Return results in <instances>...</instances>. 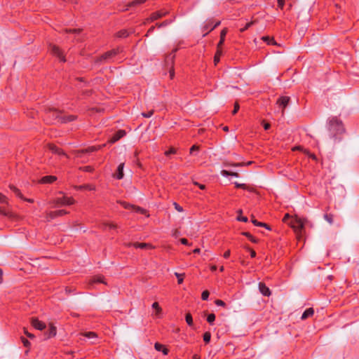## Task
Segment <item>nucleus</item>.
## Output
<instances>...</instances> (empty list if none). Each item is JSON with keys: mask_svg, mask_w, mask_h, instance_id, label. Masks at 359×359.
I'll list each match as a JSON object with an SVG mask.
<instances>
[{"mask_svg": "<svg viewBox=\"0 0 359 359\" xmlns=\"http://www.w3.org/2000/svg\"><path fill=\"white\" fill-rule=\"evenodd\" d=\"M154 114V110H151L148 112H143L142 115L145 118H149Z\"/></svg>", "mask_w": 359, "mask_h": 359, "instance_id": "obj_46", "label": "nucleus"}, {"mask_svg": "<svg viewBox=\"0 0 359 359\" xmlns=\"http://www.w3.org/2000/svg\"><path fill=\"white\" fill-rule=\"evenodd\" d=\"M227 32H228L227 28H224L221 31L219 41L217 43L218 46H223V44L224 43V41H225V37H226V35Z\"/></svg>", "mask_w": 359, "mask_h": 359, "instance_id": "obj_19", "label": "nucleus"}, {"mask_svg": "<svg viewBox=\"0 0 359 359\" xmlns=\"http://www.w3.org/2000/svg\"><path fill=\"white\" fill-rule=\"evenodd\" d=\"M48 149L53 154H56L59 156H67V154L59 147H57V146L54 145V144H49L48 145Z\"/></svg>", "mask_w": 359, "mask_h": 359, "instance_id": "obj_11", "label": "nucleus"}, {"mask_svg": "<svg viewBox=\"0 0 359 359\" xmlns=\"http://www.w3.org/2000/svg\"><path fill=\"white\" fill-rule=\"evenodd\" d=\"M198 147L196 145H193L190 149V154H193L194 151H198Z\"/></svg>", "mask_w": 359, "mask_h": 359, "instance_id": "obj_57", "label": "nucleus"}, {"mask_svg": "<svg viewBox=\"0 0 359 359\" xmlns=\"http://www.w3.org/2000/svg\"><path fill=\"white\" fill-rule=\"evenodd\" d=\"M126 135V132L123 130H119L117 131L113 137L109 140V142L111 144H114L118 140H119L121 138L124 137Z\"/></svg>", "mask_w": 359, "mask_h": 359, "instance_id": "obj_9", "label": "nucleus"}, {"mask_svg": "<svg viewBox=\"0 0 359 359\" xmlns=\"http://www.w3.org/2000/svg\"><path fill=\"white\" fill-rule=\"evenodd\" d=\"M50 49L51 53L54 55L57 56L60 60V61H62L63 62H65V58L63 55V53L57 46H56L55 45H52V46H50Z\"/></svg>", "mask_w": 359, "mask_h": 359, "instance_id": "obj_5", "label": "nucleus"}, {"mask_svg": "<svg viewBox=\"0 0 359 359\" xmlns=\"http://www.w3.org/2000/svg\"><path fill=\"white\" fill-rule=\"evenodd\" d=\"M194 184L198 186L202 190L205 189V186L204 184H199L198 182H194Z\"/></svg>", "mask_w": 359, "mask_h": 359, "instance_id": "obj_63", "label": "nucleus"}, {"mask_svg": "<svg viewBox=\"0 0 359 359\" xmlns=\"http://www.w3.org/2000/svg\"><path fill=\"white\" fill-rule=\"evenodd\" d=\"M53 116H55V118H58L62 123L70 122L76 118V116L74 115L61 116H60L59 112L56 111H53Z\"/></svg>", "mask_w": 359, "mask_h": 359, "instance_id": "obj_6", "label": "nucleus"}, {"mask_svg": "<svg viewBox=\"0 0 359 359\" xmlns=\"http://www.w3.org/2000/svg\"><path fill=\"white\" fill-rule=\"evenodd\" d=\"M221 22L219 20L217 21L215 25L212 26V27L210 28L209 31H208L206 33L203 34V36H205L209 32L212 31L214 29H215L217 27H218L220 25Z\"/></svg>", "mask_w": 359, "mask_h": 359, "instance_id": "obj_42", "label": "nucleus"}, {"mask_svg": "<svg viewBox=\"0 0 359 359\" xmlns=\"http://www.w3.org/2000/svg\"><path fill=\"white\" fill-rule=\"evenodd\" d=\"M122 51V48H117L112 49L111 50H109L102 55L100 57L97 58L96 60L97 62H109L110 61L114 56L118 55Z\"/></svg>", "mask_w": 359, "mask_h": 359, "instance_id": "obj_2", "label": "nucleus"}, {"mask_svg": "<svg viewBox=\"0 0 359 359\" xmlns=\"http://www.w3.org/2000/svg\"><path fill=\"white\" fill-rule=\"evenodd\" d=\"M175 209L178 211V212H182L183 211V208L180 205H178L177 203H175Z\"/></svg>", "mask_w": 359, "mask_h": 359, "instance_id": "obj_56", "label": "nucleus"}, {"mask_svg": "<svg viewBox=\"0 0 359 359\" xmlns=\"http://www.w3.org/2000/svg\"><path fill=\"white\" fill-rule=\"evenodd\" d=\"M259 292L264 296L269 297L271 295V291H270L269 288L264 283H259Z\"/></svg>", "mask_w": 359, "mask_h": 359, "instance_id": "obj_14", "label": "nucleus"}, {"mask_svg": "<svg viewBox=\"0 0 359 359\" xmlns=\"http://www.w3.org/2000/svg\"><path fill=\"white\" fill-rule=\"evenodd\" d=\"M9 187H10V189L15 194L16 196H18L20 198H23L20 191L17 187H15L13 185H10Z\"/></svg>", "mask_w": 359, "mask_h": 359, "instance_id": "obj_27", "label": "nucleus"}, {"mask_svg": "<svg viewBox=\"0 0 359 359\" xmlns=\"http://www.w3.org/2000/svg\"><path fill=\"white\" fill-rule=\"evenodd\" d=\"M170 22H169L168 20H165L164 22H163L161 24H158V27H163V26H166L168 25V24H170Z\"/></svg>", "mask_w": 359, "mask_h": 359, "instance_id": "obj_60", "label": "nucleus"}, {"mask_svg": "<svg viewBox=\"0 0 359 359\" xmlns=\"http://www.w3.org/2000/svg\"><path fill=\"white\" fill-rule=\"evenodd\" d=\"M133 211L137 212V213H140V214H142V215H145L147 214V210L145 209H143L139 206H135V205H133V208L132 210Z\"/></svg>", "mask_w": 359, "mask_h": 359, "instance_id": "obj_30", "label": "nucleus"}, {"mask_svg": "<svg viewBox=\"0 0 359 359\" xmlns=\"http://www.w3.org/2000/svg\"><path fill=\"white\" fill-rule=\"evenodd\" d=\"M128 36V32L126 30H121L117 33V36L120 38H125Z\"/></svg>", "mask_w": 359, "mask_h": 359, "instance_id": "obj_38", "label": "nucleus"}, {"mask_svg": "<svg viewBox=\"0 0 359 359\" xmlns=\"http://www.w3.org/2000/svg\"><path fill=\"white\" fill-rule=\"evenodd\" d=\"M210 293L208 290H205L201 294V299L203 300H208L209 297Z\"/></svg>", "mask_w": 359, "mask_h": 359, "instance_id": "obj_43", "label": "nucleus"}, {"mask_svg": "<svg viewBox=\"0 0 359 359\" xmlns=\"http://www.w3.org/2000/svg\"><path fill=\"white\" fill-rule=\"evenodd\" d=\"M105 146H106V144H103L98 145V146L89 147H88L87 149H86L84 150H81V151H78V156H79V154L94 152V151H98V150L102 149Z\"/></svg>", "mask_w": 359, "mask_h": 359, "instance_id": "obj_10", "label": "nucleus"}, {"mask_svg": "<svg viewBox=\"0 0 359 359\" xmlns=\"http://www.w3.org/2000/svg\"><path fill=\"white\" fill-rule=\"evenodd\" d=\"M75 202L74 199L72 197L62 196L57 198L53 201L54 207H62L65 205H70L74 204Z\"/></svg>", "mask_w": 359, "mask_h": 359, "instance_id": "obj_3", "label": "nucleus"}, {"mask_svg": "<svg viewBox=\"0 0 359 359\" xmlns=\"http://www.w3.org/2000/svg\"><path fill=\"white\" fill-rule=\"evenodd\" d=\"M66 32H69V33H79L80 29H70L68 30L67 29Z\"/></svg>", "mask_w": 359, "mask_h": 359, "instance_id": "obj_54", "label": "nucleus"}, {"mask_svg": "<svg viewBox=\"0 0 359 359\" xmlns=\"http://www.w3.org/2000/svg\"><path fill=\"white\" fill-rule=\"evenodd\" d=\"M203 341L208 344L210 341V339H211V334L210 332H205L204 334H203Z\"/></svg>", "mask_w": 359, "mask_h": 359, "instance_id": "obj_35", "label": "nucleus"}, {"mask_svg": "<svg viewBox=\"0 0 359 359\" xmlns=\"http://www.w3.org/2000/svg\"><path fill=\"white\" fill-rule=\"evenodd\" d=\"M0 203H7V198L0 193Z\"/></svg>", "mask_w": 359, "mask_h": 359, "instance_id": "obj_48", "label": "nucleus"}, {"mask_svg": "<svg viewBox=\"0 0 359 359\" xmlns=\"http://www.w3.org/2000/svg\"><path fill=\"white\" fill-rule=\"evenodd\" d=\"M263 126H264V130H267L270 128L271 125L268 123H264Z\"/></svg>", "mask_w": 359, "mask_h": 359, "instance_id": "obj_64", "label": "nucleus"}, {"mask_svg": "<svg viewBox=\"0 0 359 359\" xmlns=\"http://www.w3.org/2000/svg\"><path fill=\"white\" fill-rule=\"evenodd\" d=\"M152 308L156 310V316L157 317H159L160 316V314L161 313V311H162V309L161 308V306H159L158 303V302H154L152 304Z\"/></svg>", "mask_w": 359, "mask_h": 359, "instance_id": "obj_26", "label": "nucleus"}, {"mask_svg": "<svg viewBox=\"0 0 359 359\" xmlns=\"http://www.w3.org/2000/svg\"><path fill=\"white\" fill-rule=\"evenodd\" d=\"M93 283H104V284H106V283L104 282V276H102L101 275L95 276H94L91 279V280L90 282V284H93Z\"/></svg>", "mask_w": 359, "mask_h": 359, "instance_id": "obj_20", "label": "nucleus"}, {"mask_svg": "<svg viewBox=\"0 0 359 359\" xmlns=\"http://www.w3.org/2000/svg\"><path fill=\"white\" fill-rule=\"evenodd\" d=\"M32 325L36 330H43L46 328V324L36 318L32 320Z\"/></svg>", "mask_w": 359, "mask_h": 359, "instance_id": "obj_12", "label": "nucleus"}, {"mask_svg": "<svg viewBox=\"0 0 359 359\" xmlns=\"http://www.w3.org/2000/svg\"><path fill=\"white\" fill-rule=\"evenodd\" d=\"M177 51V49H175L172 53H170L166 57V62L170 61L171 63L173 62L174 58H175V53Z\"/></svg>", "mask_w": 359, "mask_h": 359, "instance_id": "obj_37", "label": "nucleus"}, {"mask_svg": "<svg viewBox=\"0 0 359 359\" xmlns=\"http://www.w3.org/2000/svg\"><path fill=\"white\" fill-rule=\"evenodd\" d=\"M215 320V315L214 313H210L207 317V321L210 324H212L214 321Z\"/></svg>", "mask_w": 359, "mask_h": 359, "instance_id": "obj_40", "label": "nucleus"}, {"mask_svg": "<svg viewBox=\"0 0 359 359\" xmlns=\"http://www.w3.org/2000/svg\"><path fill=\"white\" fill-rule=\"evenodd\" d=\"M262 40L269 45H276V42L275 41V40L269 36H263Z\"/></svg>", "mask_w": 359, "mask_h": 359, "instance_id": "obj_28", "label": "nucleus"}, {"mask_svg": "<svg viewBox=\"0 0 359 359\" xmlns=\"http://www.w3.org/2000/svg\"><path fill=\"white\" fill-rule=\"evenodd\" d=\"M314 313V310L313 308H309V309H306L304 312L303 313L302 317H301V319L302 320H305L307 318L309 317H311L313 315Z\"/></svg>", "mask_w": 359, "mask_h": 359, "instance_id": "obj_21", "label": "nucleus"}, {"mask_svg": "<svg viewBox=\"0 0 359 359\" xmlns=\"http://www.w3.org/2000/svg\"><path fill=\"white\" fill-rule=\"evenodd\" d=\"M222 55V46H218V45H217L215 55H217V57H220Z\"/></svg>", "mask_w": 359, "mask_h": 359, "instance_id": "obj_45", "label": "nucleus"}, {"mask_svg": "<svg viewBox=\"0 0 359 359\" xmlns=\"http://www.w3.org/2000/svg\"><path fill=\"white\" fill-rule=\"evenodd\" d=\"M82 335L88 339H93V341H92V342H91L92 344L97 343V334L95 332H86L83 333Z\"/></svg>", "mask_w": 359, "mask_h": 359, "instance_id": "obj_16", "label": "nucleus"}, {"mask_svg": "<svg viewBox=\"0 0 359 359\" xmlns=\"http://www.w3.org/2000/svg\"><path fill=\"white\" fill-rule=\"evenodd\" d=\"M252 222L257 226H264L265 227L266 229H270V228L269 227V226L265 224V223H263V222H258L257 220L256 219H252Z\"/></svg>", "mask_w": 359, "mask_h": 359, "instance_id": "obj_33", "label": "nucleus"}, {"mask_svg": "<svg viewBox=\"0 0 359 359\" xmlns=\"http://www.w3.org/2000/svg\"><path fill=\"white\" fill-rule=\"evenodd\" d=\"M215 304L219 306H223V307L226 306V303L221 299L215 300Z\"/></svg>", "mask_w": 359, "mask_h": 359, "instance_id": "obj_44", "label": "nucleus"}, {"mask_svg": "<svg viewBox=\"0 0 359 359\" xmlns=\"http://www.w3.org/2000/svg\"><path fill=\"white\" fill-rule=\"evenodd\" d=\"M176 153V149L175 148L171 147L170 149L165 152V156H169L170 154H174Z\"/></svg>", "mask_w": 359, "mask_h": 359, "instance_id": "obj_47", "label": "nucleus"}, {"mask_svg": "<svg viewBox=\"0 0 359 359\" xmlns=\"http://www.w3.org/2000/svg\"><path fill=\"white\" fill-rule=\"evenodd\" d=\"M252 22H248V23H247V24L245 25V27H243V28H241V32H245V30H247V29H248V28L252 25Z\"/></svg>", "mask_w": 359, "mask_h": 359, "instance_id": "obj_50", "label": "nucleus"}, {"mask_svg": "<svg viewBox=\"0 0 359 359\" xmlns=\"http://www.w3.org/2000/svg\"><path fill=\"white\" fill-rule=\"evenodd\" d=\"M234 184L237 188L245 189L246 187V185L245 184H239L238 182H235Z\"/></svg>", "mask_w": 359, "mask_h": 359, "instance_id": "obj_53", "label": "nucleus"}, {"mask_svg": "<svg viewBox=\"0 0 359 359\" xmlns=\"http://www.w3.org/2000/svg\"><path fill=\"white\" fill-rule=\"evenodd\" d=\"M212 23L213 20L212 19H210L205 22V25L203 27V32H204V34L209 31L211 27H212Z\"/></svg>", "mask_w": 359, "mask_h": 359, "instance_id": "obj_23", "label": "nucleus"}, {"mask_svg": "<svg viewBox=\"0 0 359 359\" xmlns=\"http://www.w3.org/2000/svg\"><path fill=\"white\" fill-rule=\"evenodd\" d=\"M230 255H231V251H230V250H226V251L224 253L223 256H224V257L225 259H227V258H229V257H230Z\"/></svg>", "mask_w": 359, "mask_h": 359, "instance_id": "obj_58", "label": "nucleus"}, {"mask_svg": "<svg viewBox=\"0 0 359 359\" xmlns=\"http://www.w3.org/2000/svg\"><path fill=\"white\" fill-rule=\"evenodd\" d=\"M290 100V97L282 96L277 100V104H278L280 107H282L284 109L287 107Z\"/></svg>", "mask_w": 359, "mask_h": 359, "instance_id": "obj_15", "label": "nucleus"}, {"mask_svg": "<svg viewBox=\"0 0 359 359\" xmlns=\"http://www.w3.org/2000/svg\"><path fill=\"white\" fill-rule=\"evenodd\" d=\"M76 189L77 190L88 189L90 191H94V190H95V187L94 185H91V184H84V185H81V186L76 187Z\"/></svg>", "mask_w": 359, "mask_h": 359, "instance_id": "obj_25", "label": "nucleus"}, {"mask_svg": "<svg viewBox=\"0 0 359 359\" xmlns=\"http://www.w3.org/2000/svg\"><path fill=\"white\" fill-rule=\"evenodd\" d=\"M180 243L182 244H183V245H189L188 240L187 238H184L180 239Z\"/></svg>", "mask_w": 359, "mask_h": 359, "instance_id": "obj_59", "label": "nucleus"}, {"mask_svg": "<svg viewBox=\"0 0 359 359\" xmlns=\"http://www.w3.org/2000/svg\"><path fill=\"white\" fill-rule=\"evenodd\" d=\"M237 219L238 221H242V222H248V217H244V216H238Z\"/></svg>", "mask_w": 359, "mask_h": 359, "instance_id": "obj_52", "label": "nucleus"}, {"mask_svg": "<svg viewBox=\"0 0 359 359\" xmlns=\"http://www.w3.org/2000/svg\"><path fill=\"white\" fill-rule=\"evenodd\" d=\"M175 276L177 278V283L178 284H182L183 283V275L182 274H180V273H175Z\"/></svg>", "mask_w": 359, "mask_h": 359, "instance_id": "obj_41", "label": "nucleus"}, {"mask_svg": "<svg viewBox=\"0 0 359 359\" xmlns=\"http://www.w3.org/2000/svg\"><path fill=\"white\" fill-rule=\"evenodd\" d=\"M57 180V177L55 176H53V175H47V176H44L43 177L40 182L41 183H43V184H51L53 182H54L55 181H56Z\"/></svg>", "mask_w": 359, "mask_h": 359, "instance_id": "obj_17", "label": "nucleus"}, {"mask_svg": "<svg viewBox=\"0 0 359 359\" xmlns=\"http://www.w3.org/2000/svg\"><path fill=\"white\" fill-rule=\"evenodd\" d=\"M128 247L133 246L135 248H140V249H153L154 247L149 244L146 243H129L126 245Z\"/></svg>", "mask_w": 359, "mask_h": 359, "instance_id": "obj_7", "label": "nucleus"}, {"mask_svg": "<svg viewBox=\"0 0 359 359\" xmlns=\"http://www.w3.org/2000/svg\"><path fill=\"white\" fill-rule=\"evenodd\" d=\"M242 234L247 237L251 242L257 243L258 240L252 236L249 232H243Z\"/></svg>", "mask_w": 359, "mask_h": 359, "instance_id": "obj_29", "label": "nucleus"}, {"mask_svg": "<svg viewBox=\"0 0 359 359\" xmlns=\"http://www.w3.org/2000/svg\"><path fill=\"white\" fill-rule=\"evenodd\" d=\"M291 227L297 233H300L304 228V223L301 219L292 218L290 222Z\"/></svg>", "mask_w": 359, "mask_h": 359, "instance_id": "obj_4", "label": "nucleus"}, {"mask_svg": "<svg viewBox=\"0 0 359 359\" xmlns=\"http://www.w3.org/2000/svg\"><path fill=\"white\" fill-rule=\"evenodd\" d=\"M57 334V330H56V327L55 326H53V325H50V327H49V333H48V337H55Z\"/></svg>", "mask_w": 359, "mask_h": 359, "instance_id": "obj_31", "label": "nucleus"}, {"mask_svg": "<svg viewBox=\"0 0 359 359\" xmlns=\"http://www.w3.org/2000/svg\"><path fill=\"white\" fill-rule=\"evenodd\" d=\"M66 214H67V212L65 211V210L50 211L48 213L47 218L49 219H52L57 217H62Z\"/></svg>", "mask_w": 359, "mask_h": 359, "instance_id": "obj_8", "label": "nucleus"}, {"mask_svg": "<svg viewBox=\"0 0 359 359\" xmlns=\"http://www.w3.org/2000/svg\"><path fill=\"white\" fill-rule=\"evenodd\" d=\"M230 173H231V171H228V170H223L221 172L222 175L224 176V177H229V176H230V175H231Z\"/></svg>", "mask_w": 359, "mask_h": 359, "instance_id": "obj_51", "label": "nucleus"}, {"mask_svg": "<svg viewBox=\"0 0 359 359\" xmlns=\"http://www.w3.org/2000/svg\"><path fill=\"white\" fill-rule=\"evenodd\" d=\"M0 214H2L11 218H13L15 216L12 212H11L8 209H6L5 208H0Z\"/></svg>", "mask_w": 359, "mask_h": 359, "instance_id": "obj_24", "label": "nucleus"}, {"mask_svg": "<svg viewBox=\"0 0 359 359\" xmlns=\"http://www.w3.org/2000/svg\"><path fill=\"white\" fill-rule=\"evenodd\" d=\"M154 348L158 351H162L164 355H167L168 353V348H166L163 344L158 342L154 344Z\"/></svg>", "mask_w": 359, "mask_h": 359, "instance_id": "obj_22", "label": "nucleus"}, {"mask_svg": "<svg viewBox=\"0 0 359 359\" xmlns=\"http://www.w3.org/2000/svg\"><path fill=\"white\" fill-rule=\"evenodd\" d=\"M147 0H133L130 3V6H136L146 2Z\"/></svg>", "mask_w": 359, "mask_h": 359, "instance_id": "obj_36", "label": "nucleus"}, {"mask_svg": "<svg viewBox=\"0 0 359 359\" xmlns=\"http://www.w3.org/2000/svg\"><path fill=\"white\" fill-rule=\"evenodd\" d=\"M185 320L189 326L193 325V318L191 313H188L186 314Z\"/></svg>", "mask_w": 359, "mask_h": 359, "instance_id": "obj_32", "label": "nucleus"}, {"mask_svg": "<svg viewBox=\"0 0 359 359\" xmlns=\"http://www.w3.org/2000/svg\"><path fill=\"white\" fill-rule=\"evenodd\" d=\"M249 250H250V257L252 258H255L256 257V252L254 250H252V249H249Z\"/></svg>", "mask_w": 359, "mask_h": 359, "instance_id": "obj_62", "label": "nucleus"}, {"mask_svg": "<svg viewBox=\"0 0 359 359\" xmlns=\"http://www.w3.org/2000/svg\"><path fill=\"white\" fill-rule=\"evenodd\" d=\"M167 14L166 11H158L156 12L153 13L150 18L148 19V20L150 21H154L156 20L163 16H165Z\"/></svg>", "mask_w": 359, "mask_h": 359, "instance_id": "obj_13", "label": "nucleus"}, {"mask_svg": "<svg viewBox=\"0 0 359 359\" xmlns=\"http://www.w3.org/2000/svg\"><path fill=\"white\" fill-rule=\"evenodd\" d=\"M277 1H278V6L280 9H283V7L285 6V0H277Z\"/></svg>", "mask_w": 359, "mask_h": 359, "instance_id": "obj_49", "label": "nucleus"}, {"mask_svg": "<svg viewBox=\"0 0 359 359\" xmlns=\"http://www.w3.org/2000/svg\"><path fill=\"white\" fill-rule=\"evenodd\" d=\"M119 203L122 205L123 208H124L125 209H127V210H133V205H132V204H130L127 202H125V201H120Z\"/></svg>", "mask_w": 359, "mask_h": 359, "instance_id": "obj_34", "label": "nucleus"}, {"mask_svg": "<svg viewBox=\"0 0 359 359\" xmlns=\"http://www.w3.org/2000/svg\"><path fill=\"white\" fill-rule=\"evenodd\" d=\"M105 225L109 226V229H116V225L113 223H106Z\"/></svg>", "mask_w": 359, "mask_h": 359, "instance_id": "obj_61", "label": "nucleus"}, {"mask_svg": "<svg viewBox=\"0 0 359 359\" xmlns=\"http://www.w3.org/2000/svg\"><path fill=\"white\" fill-rule=\"evenodd\" d=\"M328 129L333 137L344 132V126L341 121L337 117L332 118L330 120Z\"/></svg>", "mask_w": 359, "mask_h": 359, "instance_id": "obj_1", "label": "nucleus"}, {"mask_svg": "<svg viewBox=\"0 0 359 359\" xmlns=\"http://www.w3.org/2000/svg\"><path fill=\"white\" fill-rule=\"evenodd\" d=\"M325 219L329 222L330 224L333 223V215L331 214H325L324 215Z\"/></svg>", "mask_w": 359, "mask_h": 359, "instance_id": "obj_39", "label": "nucleus"}, {"mask_svg": "<svg viewBox=\"0 0 359 359\" xmlns=\"http://www.w3.org/2000/svg\"><path fill=\"white\" fill-rule=\"evenodd\" d=\"M123 167L124 163H120L117 168L116 178L118 180H121L123 177Z\"/></svg>", "mask_w": 359, "mask_h": 359, "instance_id": "obj_18", "label": "nucleus"}, {"mask_svg": "<svg viewBox=\"0 0 359 359\" xmlns=\"http://www.w3.org/2000/svg\"><path fill=\"white\" fill-rule=\"evenodd\" d=\"M239 109V104L238 103H235L234 109L232 111L233 114H236Z\"/></svg>", "mask_w": 359, "mask_h": 359, "instance_id": "obj_55", "label": "nucleus"}]
</instances>
